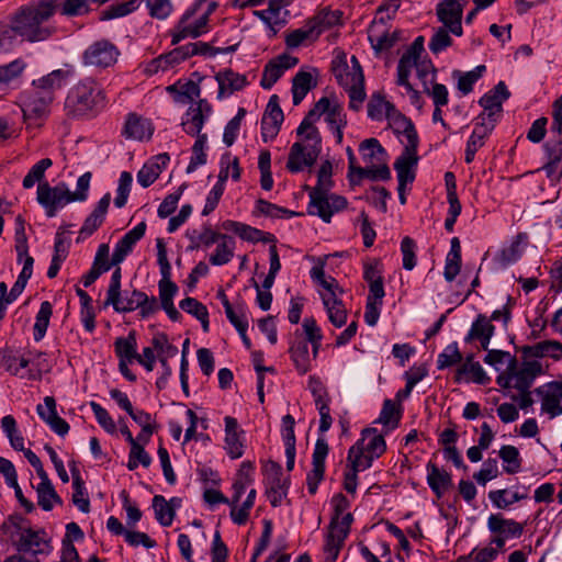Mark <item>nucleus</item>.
I'll return each mask as SVG.
<instances>
[{"label":"nucleus","mask_w":562,"mask_h":562,"mask_svg":"<svg viewBox=\"0 0 562 562\" xmlns=\"http://www.w3.org/2000/svg\"><path fill=\"white\" fill-rule=\"evenodd\" d=\"M333 103L326 97L321 98L299 125L296 134L301 140L291 146L286 161L290 172H300L316 162L322 150V138L314 122L322 115L326 116Z\"/></svg>","instance_id":"obj_1"},{"label":"nucleus","mask_w":562,"mask_h":562,"mask_svg":"<svg viewBox=\"0 0 562 562\" xmlns=\"http://www.w3.org/2000/svg\"><path fill=\"white\" fill-rule=\"evenodd\" d=\"M57 9L56 0H41L23 5L12 16L11 30L15 35L31 43L45 41L55 31L48 21Z\"/></svg>","instance_id":"obj_2"},{"label":"nucleus","mask_w":562,"mask_h":562,"mask_svg":"<svg viewBox=\"0 0 562 562\" xmlns=\"http://www.w3.org/2000/svg\"><path fill=\"white\" fill-rule=\"evenodd\" d=\"M350 61L351 65L346 61L345 57L335 59L333 63V71L338 83L344 87L349 94L350 109L358 111L367 97L364 91V76L357 57L352 56Z\"/></svg>","instance_id":"obj_3"},{"label":"nucleus","mask_w":562,"mask_h":562,"mask_svg":"<svg viewBox=\"0 0 562 562\" xmlns=\"http://www.w3.org/2000/svg\"><path fill=\"white\" fill-rule=\"evenodd\" d=\"M102 101L100 87L94 80L87 78L69 90L65 100V110L68 116L80 117L89 114Z\"/></svg>","instance_id":"obj_4"},{"label":"nucleus","mask_w":562,"mask_h":562,"mask_svg":"<svg viewBox=\"0 0 562 562\" xmlns=\"http://www.w3.org/2000/svg\"><path fill=\"white\" fill-rule=\"evenodd\" d=\"M389 126L401 137L404 150L395 162H418V135L411 120L397 110L389 115Z\"/></svg>","instance_id":"obj_5"},{"label":"nucleus","mask_w":562,"mask_h":562,"mask_svg":"<svg viewBox=\"0 0 562 562\" xmlns=\"http://www.w3.org/2000/svg\"><path fill=\"white\" fill-rule=\"evenodd\" d=\"M202 3L196 2L188 9L171 30V44L176 45L187 37L196 38L207 32L209 13L198 14Z\"/></svg>","instance_id":"obj_6"},{"label":"nucleus","mask_w":562,"mask_h":562,"mask_svg":"<svg viewBox=\"0 0 562 562\" xmlns=\"http://www.w3.org/2000/svg\"><path fill=\"white\" fill-rule=\"evenodd\" d=\"M120 54L111 41L99 40L87 47L82 54V61L86 66L110 68L116 64Z\"/></svg>","instance_id":"obj_7"},{"label":"nucleus","mask_w":562,"mask_h":562,"mask_svg":"<svg viewBox=\"0 0 562 562\" xmlns=\"http://www.w3.org/2000/svg\"><path fill=\"white\" fill-rule=\"evenodd\" d=\"M37 202L46 210L48 217L56 215L57 210L72 202L70 191L65 183L50 187L48 182L37 186Z\"/></svg>","instance_id":"obj_8"},{"label":"nucleus","mask_w":562,"mask_h":562,"mask_svg":"<svg viewBox=\"0 0 562 562\" xmlns=\"http://www.w3.org/2000/svg\"><path fill=\"white\" fill-rule=\"evenodd\" d=\"M308 212L318 215L324 222H329L333 214L347 206V200L336 194L319 193V190H312Z\"/></svg>","instance_id":"obj_9"},{"label":"nucleus","mask_w":562,"mask_h":562,"mask_svg":"<svg viewBox=\"0 0 562 562\" xmlns=\"http://www.w3.org/2000/svg\"><path fill=\"white\" fill-rule=\"evenodd\" d=\"M266 494L272 506H279L286 496L288 479L283 477L282 468L276 462H268L265 467Z\"/></svg>","instance_id":"obj_10"},{"label":"nucleus","mask_w":562,"mask_h":562,"mask_svg":"<svg viewBox=\"0 0 562 562\" xmlns=\"http://www.w3.org/2000/svg\"><path fill=\"white\" fill-rule=\"evenodd\" d=\"M541 400V411L554 418L562 414V381L546 383L535 390Z\"/></svg>","instance_id":"obj_11"},{"label":"nucleus","mask_w":562,"mask_h":562,"mask_svg":"<svg viewBox=\"0 0 562 562\" xmlns=\"http://www.w3.org/2000/svg\"><path fill=\"white\" fill-rule=\"evenodd\" d=\"M30 363L31 359L25 358L23 356H18L14 351L10 349L0 350V367L3 368L7 372H9L12 375L20 376L22 379H41L40 371L27 369L25 372H22L23 369L29 368Z\"/></svg>","instance_id":"obj_12"},{"label":"nucleus","mask_w":562,"mask_h":562,"mask_svg":"<svg viewBox=\"0 0 562 562\" xmlns=\"http://www.w3.org/2000/svg\"><path fill=\"white\" fill-rule=\"evenodd\" d=\"M283 112L279 105L278 95L273 94L267 104L266 111L261 120V136L263 142L273 139L283 122Z\"/></svg>","instance_id":"obj_13"},{"label":"nucleus","mask_w":562,"mask_h":562,"mask_svg":"<svg viewBox=\"0 0 562 562\" xmlns=\"http://www.w3.org/2000/svg\"><path fill=\"white\" fill-rule=\"evenodd\" d=\"M299 58L289 54H281L271 59L263 69L260 86L263 89H271L272 86L282 77L285 70L294 67Z\"/></svg>","instance_id":"obj_14"},{"label":"nucleus","mask_w":562,"mask_h":562,"mask_svg":"<svg viewBox=\"0 0 562 562\" xmlns=\"http://www.w3.org/2000/svg\"><path fill=\"white\" fill-rule=\"evenodd\" d=\"M437 15L443 27H447L452 34L457 36L462 35V8L459 0H445L437 7Z\"/></svg>","instance_id":"obj_15"},{"label":"nucleus","mask_w":562,"mask_h":562,"mask_svg":"<svg viewBox=\"0 0 562 562\" xmlns=\"http://www.w3.org/2000/svg\"><path fill=\"white\" fill-rule=\"evenodd\" d=\"M542 373V366L537 360L525 361L520 369H517V363L514 364L513 371L509 370V378L514 379L513 387L519 392L527 391L533 380Z\"/></svg>","instance_id":"obj_16"},{"label":"nucleus","mask_w":562,"mask_h":562,"mask_svg":"<svg viewBox=\"0 0 562 562\" xmlns=\"http://www.w3.org/2000/svg\"><path fill=\"white\" fill-rule=\"evenodd\" d=\"M510 93L503 81H499L491 91L480 99V105L484 109L486 116L495 117L503 111V102L509 98Z\"/></svg>","instance_id":"obj_17"},{"label":"nucleus","mask_w":562,"mask_h":562,"mask_svg":"<svg viewBox=\"0 0 562 562\" xmlns=\"http://www.w3.org/2000/svg\"><path fill=\"white\" fill-rule=\"evenodd\" d=\"M37 414L45 420L49 427L59 436H65L69 431L68 423L57 415L56 401L53 396L44 398V405H38Z\"/></svg>","instance_id":"obj_18"},{"label":"nucleus","mask_w":562,"mask_h":562,"mask_svg":"<svg viewBox=\"0 0 562 562\" xmlns=\"http://www.w3.org/2000/svg\"><path fill=\"white\" fill-rule=\"evenodd\" d=\"M145 231L146 224L145 222H142L119 240L112 255L110 262L111 266L119 265L125 259V257L132 251L134 245L144 236Z\"/></svg>","instance_id":"obj_19"},{"label":"nucleus","mask_w":562,"mask_h":562,"mask_svg":"<svg viewBox=\"0 0 562 562\" xmlns=\"http://www.w3.org/2000/svg\"><path fill=\"white\" fill-rule=\"evenodd\" d=\"M528 236L526 233H519L509 245L504 246L494 257L495 263L505 268L516 262L522 255L527 245Z\"/></svg>","instance_id":"obj_20"},{"label":"nucleus","mask_w":562,"mask_h":562,"mask_svg":"<svg viewBox=\"0 0 562 562\" xmlns=\"http://www.w3.org/2000/svg\"><path fill=\"white\" fill-rule=\"evenodd\" d=\"M153 132L154 127L148 120L143 119L135 113L128 114L123 130V134L126 138L147 140L151 137Z\"/></svg>","instance_id":"obj_21"},{"label":"nucleus","mask_w":562,"mask_h":562,"mask_svg":"<svg viewBox=\"0 0 562 562\" xmlns=\"http://www.w3.org/2000/svg\"><path fill=\"white\" fill-rule=\"evenodd\" d=\"M495 327L491 321L483 314H479L465 337V341L480 340L481 348L487 350L491 338L494 335Z\"/></svg>","instance_id":"obj_22"},{"label":"nucleus","mask_w":562,"mask_h":562,"mask_svg":"<svg viewBox=\"0 0 562 562\" xmlns=\"http://www.w3.org/2000/svg\"><path fill=\"white\" fill-rule=\"evenodd\" d=\"M491 532L505 536V538H518L522 535L524 526L513 519H506L502 515L493 514L487 519Z\"/></svg>","instance_id":"obj_23"},{"label":"nucleus","mask_w":562,"mask_h":562,"mask_svg":"<svg viewBox=\"0 0 562 562\" xmlns=\"http://www.w3.org/2000/svg\"><path fill=\"white\" fill-rule=\"evenodd\" d=\"M109 252L110 247L108 244L99 246L91 269L81 279L83 286H90L103 272L110 270Z\"/></svg>","instance_id":"obj_24"},{"label":"nucleus","mask_w":562,"mask_h":562,"mask_svg":"<svg viewBox=\"0 0 562 562\" xmlns=\"http://www.w3.org/2000/svg\"><path fill=\"white\" fill-rule=\"evenodd\" d=\"M67 72L60 69L54 70L48 75L33 81V90L43 94L48 95L50 100H54V93L65 85Z\"/></svg>","instance_id":"obj_25"},{"label":"nucleus","mask_w":562,"mask_h":562,"mask_svg":"<svg viewBox=\"0 0 562 562\" xmlns=\"http://www.w3.org/2000/svg\"><path fill=\"white\" fill-rule=\"evenodd\" d=\"M427 483L436 496L440 498L452 486V479L447 471L438 468L432 462H428Z\"/></svg>","instance_id":"obj_26"},{"label":"nucleus","mask_w":562,"mask_h":562,"mask_svg":"<svg viewBox=\"0 0 562 562\" xmlns=\"http://www.w3.org/2000/svg\"><path fill=\"white\" fill-rule=\"evenodd\" d=\"M243 431L238 430V423L234 417H225V443L227 453L233 458H240L244 453V445L240 439Z\"/></svg>","instance_id":"obj_27"},{"label":"nucleus","mask_w":562,"mask_h":562,"mask_svg":"<svg viewBox=\"0 0 562 562\" xmlns=\"http://www.w3.org/2000/svg\"><path fill=\"white\" fill-rule=\"evenodd\" d=\"M289 352L291 355L294 367L300 374H305L311 371L312 362L316 358H314L313 353H310L307 341L303 339L294 341L291 345Z\"/></svg>","instance_id":"obj_28"},{"label":"nucleus","mask_w":562,"mask_h":562,"mask_svg":"<svg viewBox=\"0 0 562 562\" xmlns=\"http://www.w3.org/2000/svg\"><path fill=\"white\" fill-rule=\"evenodd\" d=\"M52 102L53 100H50L48 95L44 97L43 94L33 90V92L24 101V105L22 108L23 116L26 120L42 119L48 113V108Z\"/></svg>","instance_id":"obj_29"},{"label":"nucleus","mask_w":562,"mask_h":562,"mask_svg":"<svg viewBox=\"0 0 562 562\" xmlns=\"http://www.w3.org/2000/svg\"><path fill=\"white\" fill-rule=\"evenodd\" d=\"M312 394L314 396L315 406L321 416L319 431L326 432L333 423L327 392L319 383H316V385L312 387Z\"/></svg>","instance_id":"obj_30"},{"label":"nucleus","mask_w":562,"mask_h":562,"mask_svg":"<svg viewBox=\"0 0 562 562\" xmlns=\"http://www.w3.org/2000/svg\"><path fill=\"white\" fill-rule=\"evenodd\" d=\"M342 13L340 10L322 9L308 23L316 31L317 37L326 30L341 24Z\"/></svg>","instance_id":"obj_31"},{"label":"nucleus","mask_w":562,"mask_h":562,"mask_svg":"<svg viewBox=\"0 0 562 562\" xmlns=\"http://www.w3.org/2000/svg\"><path fill=\"white\" fill-rule=\"evenodd\" d=\"M216 80L220 86L218 97L232 94L235 91L241 90L247 85L246 76L237 74L232 69L220 71L216 75Z\"/></svg>","instance_id":"obj_32"},{"label":"nucleus","mask_w":562,"mask_h":562,"mask_svg":"<svg viewBox=\"0 0 562 562\" xmlns=\"http://www.w3.org/2000/svg\"><path fill=\"white\" fill-rule=\"evenodd\" d=\"M363 451L370 453L376 459L386 450V443L383 435L379 434L375 428H366L362 431V438L358 441Z\"/></svg>","instance_id":"obj_33"},{"label":"nucleus","mask_w":562,"mask_h":562,"mask_svg":"<svg viewBox=\"0 0 562 562\" xmlns=\"http://www.w3.org/2000/svg\"><path fill=\"white\" fill-rule=\"evenodd\" d=\"M520 350L525 359L558 357L562 351V345L558 341L546 340L532 346H524Z\"/></svg>","instance_id":"obj_34"},{"label":"nucleus","mask_w":562,"mask_h":562,"mask_svg":"<svg viewBox=\"0 0 562 562\" xmlns=\"http://www.w3.org/2000/svg\"><path fill=\"white\" fill-rule=\"evenodd\" d=\"M71 475H72V486H74V493H72V503L78 507L79 510L82 513H89L90 512V501L88 498V494L85 487V483L81 479L79 469L72 464L70 468Z\"/></svg>","instance_id":"obj_35"},{"label":"nucleus","mask_w":562,"mask_h":562,"mask_svg":"<svg viewBox=\"0 0 562 562\" xmlns=\"http://www.w3.org/2000/svg\"><path fill=\"white\" fill-rule=\"evenodd\" d=\"M143 302H146V293L134 290L130 296L121 297L120 294L116 295L115 300L111 299L105 304L112 305L116 312L126 313L137 310Z\"/></svg>","instance_id":"obj_36"},{"label":"nucleus","mask_w":562,"mask_h":562,"mask_svg":"<svg viewBox=\"0 0 562 562\" xmlns=\"http://www.w3.org/2000/svg\"><path fill=\"white\" fill-rule=\"evenodd\" d=\"M346 538L345 531H339L329 525L324 547L325 562H336Z\"/></svg>","instance_id":"obj_37"},{"label":"nucleus","mask_w":562,"mask_h":562,"mask_svg":"<svg viewBox=\"0 0 562 562\" xmlns=\"http://www.w3.org/2000/svg\"><path fill=\"white\" fill-rule=\"evenodd\" d=\"M324 306L327 311L330 323L336 327H341L347 321V311L342 302L336 295H322Z\"/></svg>","instance_id":"obj_38"},{"label":"nucleus","mask_w":562,"mask_h":562,"mask_svg":"<svg viewBox=\"0 0 562 562\" xmlns=\"http://www.w3.org/2000/svg\"><path fill=\"white\" fill-rule=\"evenodd\" d=\"M44 531H36L31 528H27V531L22 536V538L18 541L16 547L19 551H32L33 553H41L44 551V547L46 546V541L44 539Z\"/></svg>","instance_id":"obj_39"},{"label":"nucleus","mask_w":562,"mask_h":562,"mask_svg":"<svg viewBox=\"0 0 562 562\" xmlns=\"http://www.w3.org/2000/svg\"><path fill=\"white\" fill-rule=\"evenodd\" d=\"M463 375L468 376V381L477 384H486L490 378L479 362L473 361V357L469 356L465 362L458 369L457 380L460 381Z\"/></svg>","instance_id":"obj_40"},{"label":"nucleus","mask_w":562,"mask_h":562,"mask_svg":"<svg viewBox=\"0 0 562 562\" xmlns=\"http://www.w3.org/2000/svg\"><path fill=\"white\" fill-rule=\"evenodd\" d=\"M30 527V522L23 516L19 514H14L9 516L2 524V531L14 542L22 538V536L27 531Z\"/></svg>","instance_id":"obj_41"},{"label":"nucleus","mask_w":562,"mask_h":562,"mask_svg":"<svg viewBox=\"0 0 562 562\" xmlns=\"http://www.w3.org/2000/svg\"><path fill=\"white\" fill-rule=\"evenodd\" d=\"M395 111L394 105L380 93H374L368 103V116L374 121L389 120L391 112Z\"/></svg>","instance_id":"obj_42"},{"label":"nucleus","mask_w":562,"mask_h":562,"mask_svg":"<svg viewBox=\"0 0 562 562\" xmlns=\"http://www.w3.org/2000/svg\"><path fill=\"white\" fill-rule=\"evenodd\" d=\"M235 240L228 235H223L217 244V247L210 256V262L213 266H223L229 262L234 256Z\"/></svg>","instance_id":"obj_43"},{"label":"nucleus","mask_w":562,"mask_h":562,"mask_svg":"<svg viewBox=\"0 0 562 562\" xmlns=\"http://www.w3.org/2000/svg\"><path fill=\"white\" fill-rule=\"evenodd\" d=\"M316 86L310 72L299 71L292 80L293 103L297 105L307 92Z\"/></svg>","instance_id":"obj_44"},{"label":"nucleus","mask_w":562,"mask_h":562,"mask_svg":"<svg viewBox=\"0 0 562 562\" xmlns=\"http://www.w3.org/2000/svg\"><path fill=\"white\" fill-rule=\"evenodd\" d=\"M417 165V162H395L394 169L397 172V179H398V199L402 204H405L406 198H405V187L407 183H411L415 179V172L414 168Z\"/></svg>","instance_id":"obj_45"},{"label":"nucleus","mask_w":562,"mask_h":562,"mask_svg":"<svg viewBox=\"0 0 562 562\" xmlns=\"http://www.w3.org/2000/svg\"><path fill=\"white\" fill-rule=\"evenodd\" d=\"M362 159L370 165L385 160V150L375 138H368L359 147Z\"/></svg>","instance_id":"obj_46"},{"label":"nucleus","mask_w":562,"mask_h":562,"mask_svg":"<svg viewBox=\"0 0 562 562\" xmlns=\"http://www.w3.org/2000/svg\"><path fill=\"white\" fill-rule=\"evenodd\" d=\"M374 459L376 458L363 451L359 442L349 449L347 457V461L350 463V468L358 472L369 469L372 465Z\"/></svg>","instance_id":"obj_47"},{"label":"nucleus","mask_w":562,"mask_h":562,"mask_svg":"<svg viewBox=\"0 0 562 562\" xmlns=\"http://www.w3.org/2000/svg\"><path fill=\"white\" fill-rule=\"evenodd\" d=\"M378 166L374 164L371 166H367L364 168H358L357 169V177L356 182L353 184H357L361 181L362 178H368L370 180H389L391 178V171L387 165L385 164V160L382 162H376Z\"/></svg>","instance_id":"obj_48"},{"label":"nucleus","mask_w":562,"mask_h":562,"mask_svg":"<svg viewBox=\"0 0 562 562\" xmlns=\"http://www.w3.org/2000/svg\"><path fill=\"white\" fill-rule=\"evenodd\" d=\"M153 508L158 522L165 527L172 524L175 518V508L169 504L164 496L156 495L153 498Z\"/></svg>","instance_id":"obj_49"},{"label":"nucleus","mask_w":562,"mask_h":562,"mask_svg":"<svg viewBox=\"0 0 562 562\" xmlns=\"http://www.w3.org/2000/svg\"><path fill=\"white\" fill-rule=\"evenodd\" d=\"M254 15L259 18L271 31V36H274L279 29L285 24V20L281 18V12L268 4L266 10H256Z\"/></svg>","instance_id":"obj_50"},{"label":"nucleus","mask_w":562,"mask_h":562,"mask_svg":"<svg viewBox=\"0 0 562 562\" xmlns=\"http://www.w3.org/2000/svg\"><path fill=\"white\" fill-rule=\"evenodd\" d=\"M205 122V115L201 114V110L199 109H189L186 113V116L181 123L183 131L191 136H196L201 134Z\"/></svg>","instance_id":"obj_51"},{"label":"nucleus","mask_w":562,"mask_h":562,"mask_svg":"<svg viewBox=\"0 0 562 562\" xmlns=\"http://www.w3.org/2000/svg\"><path fill=\"white\" fill-rule=\"evenodd\" d=\"M26 68V63L22 58L0 66V86H8L19 79Z\"/></svg>","instance_id":"obj_52"},{"label":"nucleus","mask_w":562,"mask_h":562,"mask_svg":"<svg viewBox=\"0 0 562 562\" xmlns=\"http://www.w3.org/2000/svg\"><path fill=\"white\" fill-rule=\"evenodd\" d=\"M325 121L335 131L337 142L341 143L342 127L347 124L346 115L342 113V106L334 102L325 116Z\"/></svg>","instance_id":"obj_53"},{"label":"nucleus","mask_w":562,"mask_h":562,"mask_svg":"<svg viewBox=\"0 0 562 562\" xmlns=\"http://www.w3.org/2000/svg\"><path fill=\"white\" fill-rule=\"evenodd\" d=\"M1 426L3 431L7 434L10 443L16 451H26L24 448V438L16 429V422L13 416L7 415L1 419Z\"/></svg>","instance_id":"obj_54"},{"label":"nucleus","mask_w":562,"mask_h":562,"mask_svg":"<svg viewBox=\"0 0 562 562\" xmlns=\"http://www.w3.org/2000/svg\"><path fill=\"white\" fill-rule=\"evenodd\" d=\"M114 347L120 361L132 362L137 357L136 339L134 335H128L126 338H117L114 342Z\"/></svg>","instance_id":"obj_55"},{"label":"nucleus","mask_w":562,"mask_h":562,"mask_svg":"<svg viewBox=\"0 0 562 562\" xmlns=\"http://www.w3.org/2000/svg\"><path fill=\"white\" fill-rule=\"evenodd\" d=\"M317 38L316 31L307 22L304 27L288 33L285 35V44L289 48H296L305 41H316Z\"/></svg>","instance_id":"obj_56"},{"label":"nucleus","mask_w":562,"mask_h":562,"mask_svg":"<svg viewBox=\"0 0 562 562\" xmlns=\"http://www.w3.org/2000/svg\"><path fill=\"white\" fill-rule=\"evenodd\" d=\"M486 351H487V353L484 357V362L488 366L494 367L496 370H501V367L506 363L507 372L509 370L513 371L514 364L517 363L516 358L513 357L507 351L496 350V349L490 350L488 348Z\"/></svg>","instance_id":"obj_57"},{"label":"nucleus","mask_w":562,"mask_h":562,"mask_svg":"<svg viewBox=\"0 0 562 562\" xmlns=\"http://www.w3.org/2000/svg\"><path fill=\"white\" fill-rule=\"evenodd\" d=\"M227 180V170L220 171L217 183L210 191L204 209L202 211V215H209L211 212L215 210L218 204V201L224 192V184Z\"/></svg>","instance_id":"obj_58"},{"label":"nucleus","mask_w":562,"mask_h":562,"mask_svg":"<svg viewBox=\"0 0 562 562\" xmlns=\"http://www.w3.org/2000/svg\"><path fill=\"white\" fill-rule=\"evenodd\" d=\"M401 418L400 405L392 400H385L376 423L395 428Z\"/></svg>","instance_id":"obj_59"},{"label":"nucleus","mask_w":562,"mask_h":562,"mask_svg":"<svg viewBox=\"0 0 562 562\" xmlns=\"http://www.w3.org/2000/svg\"><path fill=\"white\" fill-rule=\"evenodd\" d=\"M53 308L49 302H42L40 311L36 315V322L34 324V339L40 341L47 330Z\"/></svg>","instance_id":"obj_60"},{"label":"nucleus","mask_w":562,"mask_h":562,"mask_svg":"<svg viewBox=\"0 0 562 562\" xmlns=\"http://www.w3.org/2000/svg\"><path fill=\"white\" fill-rule=\"evenodd\" d=\"M139 5L138 0H130L126 2L115 3L102 11L101 20H112L116 18L125 16L132 12H134Z\"/></svg>","instance_id":"obj_61"},{"label":"nucleus","mask_w":562,"mask_h":562,"mask_svg":"<svg viewBox=\"0 0 562 562\" xmlns=\"http://www.w3.org/2000/svg\"><path fill=\"white\" fill-rule=\"evenodd\" d=\"M302 326L306 335L305 341H307V344L311 342L313 356L314 358H317L323 338L321 328L317 326L316 321L312 317L305 318Z\"/></svg>","instance_id":"obj_62"},{"label":"nucleus","mask_w":562,"mask_h":562,"mask_svg":"<svg viewBox=\"0 0 562 562\" xmlns=\"http://www.w3.org/2000/svg\"><path fill=\"white\" fill-rule=\"evenodd\" d=\"M36 492L38 505L44 510H50L54 507L55 503H61V499L54 490L52 483L38 484Z\"/></svg>","instance_id":"obj_63"},{"label":"nucleus","mask_w":562,"mask_h":562,"mask_svg":"<svg viewBox=\"0 0 562 562\" xmlns=\"http://www.w3.org/2000/svg\"><path fill=\"white\" fill-rule=\"evenodd\" d=\"M53 161L49 158H43L37 161L27 172L23 179V187L25 189L32 188L36 182H41L44 178L45 171L52 167Z\"/></svg>","instance_id":"obj_64"}]
</instances>
